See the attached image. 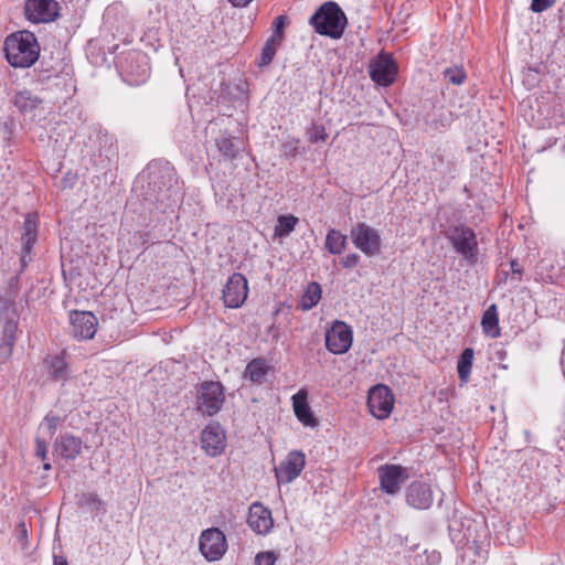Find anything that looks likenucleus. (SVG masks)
<instances>
[{
	"label": "nucleus",
	"instance_id": "e433bc0d",
	"mask_svg": "<svg viewBox=\"0 0 565 565\" xmlns=\"http://www.w3.org/2000/svg\"><path fill=\"white\" fill-rule=\"evenodd\" d=\"M282 154L289 158L297 157L299 152V139H290L282 143L281 146Z\"/></svg>",
	"mask_w": 565,
	"mask_h": 565
},
{
	"label": "nucleus",
	"instance_id": "8fccbe9b",
	"mask_svg": "<svg viewBox=\"0 0 565 565\" xmlns=\"http://www.w3.org/2000/svg\"><path fill=\"white\" fill-rule=\"evenodd\" d=\"M137 58L145 60V58H146V56H145V55H139V54H138V55H137Z\"/></svg>",
	"mask_w": 565,
	"mask_h": 565
},
{
	"label": "nucleus",
	"instance_id": "f257e3e1",
	"mask_svg": "<svg viewBox=\"0 0 565 565\" xmlns=\"http://www.w3.org/2000/svg\"><path fill=\"white\" fill-rule=\"evenodd\" d=\"M4 52L11 66L26 68L39 60L40 45L32 32L20 31L6 39Z\"/></svg>",
	"mask_w": 565,
	"mask_h": 565
},
{
	"label": "nucleus",
	"instance_id": "6ab92c4d",
	"mask_svg": "<svg viewBox=\"0 0 565 565\" xmlns=\"http://www.w3.org/2000/svg\"><path fill=\"white\" fill-rule=\"evenodd\" d=\"M247 523L257 534H267L274 525L271 512L260 503H254L249 508Z\"/></svg>",
	"mask_w": 565,
	"mask_h": 565
},
{
	"label": "nucleus",
	"instance_id": "5701e85b",
	"mask_svg": "<svg viewBox=\"0 0 565 565\" xmlns=\"http://www.w3.org/2000/svg\"><path fill=\"white\" fill-rule=\"evenodd\" d=\"M268 370L269 366L264 359H254L246 365L244 377L255 384H262L266 380Z\"/></svg>",
	"mask_w": 565,
	"mask_h": 565
},
{
	"label": "nucleus",
	"instance_id": "a211bd4d",
	"mask_svg": "<svg viewBox=\"0 0 565 565\" xmlns=\"http://www.w3.org/2000/svg\"><path fill=\"white\" fill-rule=\"evenodd\" d=\"M407 504L414 509L426 510L434 502L433 491L426 482L414 481L406 490Z\"/></svg>",
	"mask_w": 565,
	"mask_h": 565
},
{
	"label": "nucleus",
	"instance_id": "2eb2a0df",
	"mask_svg": "<svg viewBox=\"0 0 565 565\" xmlns=\"http://www.w3.org/2000/svg\"><path fill=\"white\" fill-rule=\"evenodd\" d=\"M306 465L305 455L301 451H290L286 459L275 468L278 482L290 483L299 477Z\"/></svg>",
	"mask_w": 565,
	"mask_h": 565
},
{
	"label": "nucleus",
	"instance_id": "bb28decb",
	"mask_svg": "<svg viewBox=\"0 0 565 565\" xmlns=\"http://www.w3.org/2000/svg\"><path fill=\"white\" fill-rule=\"evenodd\" d=\"M481 326L483 331L491 338H498L500 335L499 318L495 305H491L484 311L481 319Z\"/></svg>",
	"mask_w": 565,
	"mask_h": 565
},
{
	"label": "nucleus",
	"instance_id": "393cba45",
	"mask_svg": "<svg viewBox=\"0 0 565 565\" xmlns=\"http://www.w3.org/2000/svg\"><path fill=\"white\" fill-rule=\"evenodd\" d=\"M348 236L340 231L331 228L326 236L324 246L332 255H340L347 248Z\"/></svg>",
	"mask_w": 565,
	"mask_h": 565
},
{
	"label": "nucleus",
	"instance_id": "39448f33",
	"mask_svg": "<svg viewBox=\"0 0 565 565\" xmlns=\"http://www.w3.org/2000/svg\"><path fill=\"white\" fill-rule=\"evenodd\" d=\"M225 402L224 387L220 382L205 381L196 391V409L203 415L218 413Z\"/></svg>",
	"mask_w": 565,
	"mask_h": 565
},
{
	"label": "nucleus",
	"instance_id": "c9c22d12",
	"mask_svg": "<svg viewBox=\"0 0 565 565\" xmlns=\"http://www.w3.org/2000/svg\"><path fill=\"white\" fill-rule=\"evenodd\" d=\"M286 24H287V17L278 15L273 22L274 31H273L270 38L276 39L278 41H282L284 28L286 26Z\"/></svg>",
	"mask_w": 565,
	"mask_h": 565
},
{
	"label": "nucleus",
	"instance_id": "37998d69",
	"mask_svg": "<svg viewBox=\"0 0 565 565\" xmlns=\"http://www.w3.org/2000/svg\"><path fill=\"white\" fill-rule=\"evenodd\" d=\"M234 7H247L253 0H228Z\"/></svg>",
	"mask_w": 565,
	"mask_h": 565
},
{
	"label": "nucleus",
	"instance_id": "a19ab883",
	"mask_svg": "<svg viewBox=\"0 0 565 565\" xmlns=\"http://www.w3.org/2000/svg\"><path fill=\"white\" fill-rule=\"evenodd\" d=\"M35 445H36V448H35L36 457H39L42 460H45L47 457L46 441L40 437H36Z\"/></svg>",
	"mask_w": 565,
	"mask_h": 565
},
{
	"label": "nucleus",
	"instance_id": "4be33fe9",
	"mask_svg": "<svg viewBox=\"0 0 565 565\" xmlns=\"http://www.w3.org/2000/svg\"><path fill=\"white\" fill-rule=\"evenodd\" d=\"M36 234H38L36 216L29 214L25 217V221L23 224V232L21 235L22 249L24 253L21 257L22 266H25V264H26V256L31 254L33 245L36 241Z\"/></svg>",
	"mask_w": 565,
	"mask_h": 565
},
{
	"label": "nucleus",
	"instance_id": "9d476101",
	"mask_svg": "<svg viewBox=\"0 0 565 565\" xmlns=\"http://www.w3.org/2000/svg\"><path fill=\"white\" fill-rule=\"evenodd\" d=\"M352 340V330L343 321H335L326 332V347L333 354L348 352Z\"/></svg>",
	"mask_w": 565,
	"mask_h": 565
},
{
	"label": "nucleus",
	"instance_id": "72a5a7b5",
	"mask_svg": "<svg viewBox=\"0 0 565 565\" xmlns=\"http://www.w3.org/2000/svg\"><path fill=\"white\" fill-rule=\"evenodd\" d=\"M61 420L62 419L60 416L49 413L43 418L39 429L43 430L44 434H46L51 438L56 433L57 426L60 425Z\"/></svg>",
	"mask_w": 565,
	"mask_h": 565
},
{
	"label": "nucleus",
	"instance_id": "2f4dec72",
	"mask_svg": "<svg viewBox=\"0 0 565 565\" xmlns=\"http://www.w3.org/2000/svg\"><path fill=\"white\" fill-rule=\"evenodd\" d=\"M306 137L309 142L318 143L324 142L328 138V134L326 132V128L323 125H319L318 122H311V125L306 130Z\"/></svg>",
	"mask_w": 565,
	"mask_h": 565
},
{
	"label": "nucleus",
	"instance_id": "c756f323",
	"mask_svg": "<svg viewBox=\"0 0 565 565\" xmlns=\"http://www.w3.org/2000/svg\"><path fill=\"white\" fill-rule=\"evenodd\" d=\"M473 361V350L471 348H467L462 351L459 356L457 371L458 376L461 382L466 383L469 380Z\"/></svg>",
	"mask_w": 565,
	"mask_h": 565
},
{
	"label": "nucleus",
	"instance_id": "f704fd0d",
	"mask_svg": "<svg viewBox=\"0 0 565 565\" xmlns=\"http://www.w3.org/2000/svg\"><path fill=\"white\" fill-rule=\"evenodd\" d=\"M444 75L455 85H461L466 79V73L463 68L459 66L446 68Z\"/></svg>",
	"mask_w": 565,
	"mask_h": 565
},
{
	"label": "nucleus",
	"instance_id": "f03ea898",
	"mask_svg": "<svg viewBox=\"0 0 565 565\" xmlns=\"http://www.w3.org/2000/svg\"><path fill=\"white\" fill-rule=\"evenodd\" d=\"M309 24L318 34L338 40L342 38L348 20L339 4L329 1L311 15Z\"/></svg>",
	"mask_w": 565,
	"mask_h": 565
},
{
	"label": "nucleus",
	"instance_id": "412c9836",
	"mask_svg": "<svg viewBox=\"0 0 565 565\" xmlns=\"http://www.w3.org/2000/svg\"><path fill=\"white\" fill-rule=\"evenodd\" d=\"M292 407L295 415L300 423H302L305 426H317V419L310 409L307 401V392L305 390H300L292 396Z\"/></svg>",
	"mask_w": 565,
	"mask_h": 565
},
{
	"label": "nucleus",
	"instance_id": "7ed1b4c3",
	"mask_svg": "<svg viewBox=\"0 0 565 565\" xmlns=\"http://www.w3.org/2000/svg\"><path fill=\"white\" fill-rule=\"evenodd\" d=\"M18 318L14 303L0 298V324H3L2 339L0 342V358H2L3 361L9 360L12 354L18 329Z\"/></svg>",
	"mask_w": 565,
	"mask_h": 565
},
{
	"label": "nucleus",
	"instance_id": "c85d7f7f",
	"mask_svg": "<svg viewBox=\"0 0 565 565\" xmlns=\"http://www.w3.org/2000/svg\"><path fill=\"white\" fill-rule=\"evenodd\" d=\"M215 145L221 154L227 159L236 158L242 149L241 145L238 143V140L226 136L217 138L215 140Z\"/></svg>",
	"mask_w": 565,
	"mask_h": 565
},
{
	"label": "nucleus",
	"instance_id": "7c9ffc66",
	"mask_svg": "<svg viewBox=\"0 0 565 565\" xmlns=\"http://www.w3.org/2000/svg\"><path fill=\"white\" fill-rule=\"evenodd\" d=\"M298 217L294 215H280L274 230L275 237L288 236L298 224Z\"/></svg>",
	"mask_w": 565,
	"mask_h": 565
},
{
	"label": "nucleus",
	"instance_id": "49530a36",
	"mask_svg": "<svg viewBox=\"0 0 565 565\" xmlns=\"http://www.w3.org/2000/svg\"><path fill=\"white\" fill-rule=\"evenodd\" d=\"M53 565H68V563L65 557L55 555Z\"/></svg>",
	"mask_w": 565,
	"mask_h": 565
},
{
	"label": "nucleus",
	"instance_id": "4468645a",
	"mask_svg": "<svg viewBox=\"0 0 565 565\" xmlns=\"http://www.w3.org/2000/svg\"><path fill=\"white\" fill-rule=\"evenodd\" d=\"M248 294L247 279L239 273L233 274L223 289L224 305L228 308H239Z\"/></svg>",
	"mask_w": 565,
	"mask_h": 565
},
{
	"label": "nucleus",
	"instance_id": "20e7f679",
	"mask_svg": "<svg viewBox=\"0 0 565 565\" xmlns=\"http://www.w3.org/2000/svg\"><path fill=\"white\" fill-rule=\"evenodd\" d=\"M446 238L452 244L455 250L460 254L470 265L478 260V241L475 232L465 225L449 227L445 232Z\"/></svg>",
	"mask_w": 565,
	"mask_h": 565
},
{
	"label": "nucleus",
	"instance_id": "58836bf2",
	"mask_svg": "<svg viewBox=\"0 0 565 565\" xmlns=\"http://www.w3.org/2000/svg\"><path fill=\"white\" fill-rule=\"evenodd\" d=\"M556 0H532L531 10L535 13L546 11L555 4Z\"/></svg>",
	"mask_w": 565,
	"mask_h": 565
},
{
	"label": "nucleus",
	"instance_id": "79ce46f5",
	"mask_svg": "<svg viewBox=\"0 0 565 565\" xmlns=\"http://www.w3.org/2000/svg\"><path fill=\"white\" fill-rule=\"evenodd\" d=\"M82 499L86 504H94L97 509H99L104 504L103 501L95 493H84L82 495Z\"/></svg>",
	"mask_w": 565,
	"mask_h": 565
},
{
	"label": "nucleus",
	"instance_id": "6e6552de",
	"mask_svg": "<svg viewBox=\"0 0 565 565\" xmlns=\"http://www.w3.org/2000/svg\"><path fill=\"white\" fill-rule=\"evenodd\" d=\"M199 547L202 555L209 562L218 561L227 550L226 537L216 527L207 529L201 533Z\"/></svg>",
	"mask_w": 565,
	"mask_h": 565
},
{
	"label": "nucleus",
	"instance_id": "4c0bfd02",
	"mask_svg": "<svg viewBox=\"0 0 565 565\" xmlns=\"http://www.w3.org/2000/svg\"><path fill=\"white\" fill-rule=\"evenodd\" d=\"M277 556L274 552H263L256 555V565H275Z\"/></svg>",
	"mask_w": 565,
	"mask_h": 565
},
{
	"label": "nucleus",
	"instance_id": "9b49d317",
	"mask_svg": "<svg viewBox=\"0 0 565 565\" xmlns=\"http://www.w3.org/2000/svg\"><path fill=\"white\" fill-rule=\"evenodd\" d=\"M60 6L55 0H25L24 12L33 23H49L58 17Z\"/></svg>",
	"mask_w": 565,
	"mask_h": 565
},
{
	"label": "nucleus",
	"instance_id": "cd10ccee",
	"mask_svg": "<svg viewBox=\"0 0 565 565\" xmlns=\"http://www.w3.org/2000/svg\"><path fill=\"white\" fill-rule=\"evenodd\" d=\"M89 140L95 145L99 154L105 153L106 156L111 151L115 142L114 136L103 129L96 130L95 134L89 137Z\"/></svg>",
	"mask_w": 565,
	"mask_h": 565
},
{
	"label": "nucleus",
	"instance_id": "aec40b11",
	"mask_svg": "<svg viewBox=\"0 0 565 565\" xmlns=\"http://www.w3.org/2000/svg\"><path fill=\"white\" fill-rule=\"evenodd\" d=\"M83 441L79 437L64 434L54 443L55 451L67 460H74L82 451Z\"/></svg>",
	"mask_w": 565,
	"mask_h": 565
},
{
	"label": "nucleus",
	"instance_id": "dca6fc26",
	"mask_svg": "<svg viewBox=\"0 0 565 565\" xmlns=\"http://www.w3.org/2000/svg\"><path fill=\"white\" fill-rule=\"evenodd\" d=\"M201 444L209 456L215 457L221 455L226 446V437L223 428L218 424L207 425L202 430Z\"/></svg>",
	"mask_w": 565,
	"mask_h": 565
},
{
	"label": "nucleus",
	"instance_id": "1a4fd4ad",
	"mask_svg": "<svg viewBox=\"0 0 565 565\" xmlns=\"http://www.w3.org/2000/svg\"><path fill=\"white\" fill-rule=\"evenodd\" d=\"M367 406L374 417L379 419L387 418L394 406V396L391 390L383 384L372 387L367 396Z\"/></svg>",
	"mask_w": 565,
	"mask_h": 565
},
{
	"label": "nucleus",
	"instance_id": "09e8293b",
	"mask_svg": "<svg viewBox=\"0 0 565 565\" xmlns=\"http://www.w3.org/2000/svg\"><path fill=\"white\" fill-rule=\"evenodd\" d=\"M141 75H143V76H147V75H148V74H147V68H143V70H142V74H141Z\"/></svg>",
	"mask_w": 565,
	"mask_h": 565
},
{
	"label": "nucleus",
	"instance_id": "423d86ee",
	"mask_svg": "<svg viewBox=\"0 0 565 565\" xmlns=\"http://www.w3.org/2000/svg\"><path fill=\"white\" fill-rule=\"evenodd\" d=\"M350 237L353 245L365 256L372 257L381 253L382 238L380 231L364 222L351 228Z\"/></svg>",
	"mask_w": 565,
	"mask_h": 565
},
{
	"label": "nucleus",
	"instance_id": "de8ad7c7",
	"mask_svg": "<svg viewBox=\"0 0 565 565\" xmlns=\"http://www.w3.org/2000/svg\"><path fill=\"white\" fill-rule=\"evenodd\" d=\"M43 468H44V470H50L52 467H51V463L46 462V463H44Z\"/></svg>",
	"mask_w": 565,
	"mask_h": 565
},
{
	"label": "nucleus",
	"instance_id": "a878e982",
	"mask_svg": "<svg viewBox=\"0 0 565 565\" xmlns=\"http://www.w3.org/2000/svg\"><path fill=\"white\" fill-rule=\"evenodd\" d=\"M321 294V286L318 282H310L301 296L298 307L303 311L312 309L320 301Z\"/></svg>",
	"mask_w": 565,
	"mask_h": 565
},
{
	"label": "nucleus",
	"instance_id": "473e14b6",
	"mask_svg": "<svg viewBox=\"0 0 565 565\" xmlns=\"http://www.w3.org/2000/svg\"><path fill=\"white\" fill-rule=\"evenodd\" d=\"M280 42L281 41H278L270 36L268 38V40L266 41L265 46L263 47V51H262L259 65L265 66V65H268L269 63H271Z\"/></svg>",
	"mask_w": 565,
	"mask_h": 565
},
{
	"label": "nucleus",
	"instance_id": "a18cd8bd",
	"mask_svg": "<svg viewBox=\"0 0 565 565\" xmlns=\"http://www.w3.org/2000/svg\"><path fill=\"white\" fill-rule=\"evenodd\" d=\"M26 534H28L26 526L22 522V523L19 524V537L21 540H24V539H26Z\"/></svg>",
	"mask_w": 565,
	"mask_h": 565
},
{
	"label": "nucleus",
	"instance_id": "f3484780",
	"mask_svg": "<svg viewBox=\"0 0 565 565\" xmlns=\"http://www.w3.org/2000/svg\"><path fill=\"white\" fill-rule=\"evenodd\" d=\"M396 65L387 55H379L370 64V76L372 81L381 86H390L394 82Z\"/></svg>",
	"mask_w": 565,
	"mask_h": 565
},
{
	"label": "nucleus",
	"instance_id": "f8f14e48",
	"mask_svg": "<svg viewBox=\"0 0 565 565\" xmlns=\"http://www.w3.org/2000/svg\"><path fill=\"white\" fill-rule=\"evenodd\" d=\"M382 491L395 495L409 478L406 468L398 465H383L377 469Z\"/></svg>",
	"mask_w": 565,
	"mask_h": 565
},
{
	"label": "nucleus",
	"instance_id": "ea45409f",
	"mask_svg": "<svg viewBox=\"0 0 565 565\" xmlns=\"http://www.w3.org/2000/svg\"><path fill=\"white\" fill-rule=\"evenodd\" d=\"M360 256L356 253H351L341 259V264L344 268L351 269L358 266Z\"/></svg>",
	"mask_w": 565,
	"mask_h": 565
},
{
	"label": "nucleus",
	"instance_id": "c03bdc74",
	"mask_svg": "<svg viewBox=\"0 0 565 565\" xmlns=\"http://www.w3.org/2000/svg\"><path fill=\"white\" fill-rule=\"evenodd\" d=\"M510 266H511V270L513 274H518V275L522 274V267L520 266V264L516 260H512Z\"/></svg>",
	"mask_w": 565,
	"mask_h": 565
},
{
	"label": "nucleus",
	"instance_id": "b1692460",
	"mask_svg": "<svg viewBox=\"0 0 565 565\" xmlns=\"http://www.w3.org/2000/svg\"><path fill=\"white\" fill-rule=\"evenodd\" d=\"M45 363L54 380L65 381L67 379L68 367L64 353L47 356Z\"/></svg>",
	"mask_w": 565,
	"mask_h": 565
},
{
	"label": "nucleus",
	"instance_id": "ddd939ff",
	"mask_svg": "<svg viewBox=\"0 0 565 565\" xmlns=\"http://www.w3.org/2000/svg\"><path fill=\"white\" fill-rule=\"evenodd\" d=\"M70 322V333L76 339L89 340L97 331L98 320L89 311L71 312Z\"/></svg>",
	"mask_w": 565,
	"mask_h": 565
},
{
	"label": "nucleus",
	"instance_id": "0eeeda50",
	"mask_svg": "<svg viewBox=\"0 0 565 565\" xmlns=\"http://www.w3.org/2000/svg\"><path fill=\"white\" fill-rule=\"evenodd\" d=\"M11 103L23 117L34 121L44 119L47 114L45 102L26 88L15 92Z\"/></svg>",
	"mask_w": 565,
	"mask_h": 565
}]
</instances>
